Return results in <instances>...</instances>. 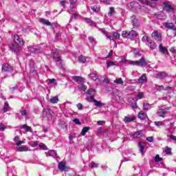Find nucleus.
<instances>
[{
	"label": "nucleus",
	"mask_w": 176,
	"mask_h": 176,
	"mask_svg": "<svg viewBox=\"0 0 176 176\" xmlns=\"http://www.w3.org/2000/svg\"><path fill=\"white\" fill-rule=\"evenodd\" d=\"M72 79L74 80V82H76L78 85L77 86L78 90L80 91H86V89H87V87L85 85V78L82 76H72Z\"/></svg>",
	"instance_id": "1"
},
{
	"label": "nucleus",
	"mask_w": 176,
	"mask_h": 176,
	"mask_svg": "<svg viewBox=\"0 0 176 176\" xmlns=\"http://www.w3.org/2000/svg\"><path fill=\"white\" fill-rule=\"evenodd\" d=\"M158 5L159 6H162L163 10H166V12H173L174 10L170 1H159Z\"/></svg>",
	"instance_id": "2"
},
{
	"label": "nucleus",
	"mask_w": 176,
	"mask_h": 176,
	"mask_svg": "<svg viewBox=\"0 0 176 176\" xmlns=\"http://www.w3.org/2000/svg\"><path fill=\"white\" fill-rule=\"evenodd\" d=\"M142 42L147 43L148 47H150V49H152V50L156 49V43L151 39L149 36H144L142 38Z\"/></svg>",
	"instance_id": "3"
},
{
	"label": "nucleus",
	"mask_w": 176,
	"mask_h": 176,
	"mask_svg": "<svg viewBox=\"0 0 176 176\" xmlns=\"http://www.w3.org/2000/svg\"><path fill=\"white\" fill-rule=\"evenodd\" d=\"M129 63L131 64V65H138V67H146V65H148V62H146L144 57L139 60H132Z\"/></svg>",
	"instance_id": "4"
},
{
	"label": "nucleus",
	"mask_w": 176,
	"mask_h": 176,
	"mask_svg": "<svg viewBox=\"0 0 176 176\" xmlns=\"http://www.w3.org/2000/svg\"><path fill=\"white\" fill-rule=\"evenodd\" d=\"M21 44H17L16 43H12L9 45V47L12 52H14L15 53H19L21 50Z\"/></svg>",
	"instance_id": "5"
},
{
	"label": "nucleus",
	"mask_w": 176,
	"mask_h": 176,
	"mask_svg": "<svg viewBox=\"0 0 176 176\" xmlns=\"http://www.w3.org/2000/svg\"><path fill=\"white\" fill-rule=\"evenodd\" d=\"M13 42L14 43L21 45L22 46H24V43H25L24 40L22 38H20V36H19V34L14 35Z\"/></svg>",
	"instance_id": "6"
},
{
	"label": "nucleus",
	"mask_w": 176,
	"mask_h": 176,
	"mask_svg": "<svg viewBox=\"0 0 176 176\" xmlns=\"http://www.w3.org/2000/svg\"><path fill=\"white\" fill-rule=\"evenodd\" d=\"M168 109H170V107H166L165 109H159L158 111L157 112V115H158L160 118H166V115Z\"/></svg>",
	"instance_id": "7"
},
{
	"label": "nucleus",
	"mask_w": 176,
	"mask_h": 176,
	"mask_svg": "<svg viewBox=\"0 0 176 176\" xmlns=\"http://www.w3.org/2000/svg\"><path fill=\"white\" fill-rule=\"evenodd\" d=\"M167 76H168V74L166 72H157L155 74V78H157V79H164L165 78H167Z\"/></svg>",
	"instance_id": "8"
},
{
	"label": "nucleus",
	"mask_w": 176,
	"mask_h": 176,
	"mask_svg": "<svg viewBox=\"0 0 176 176\" xmlns=\"http://www.w3.org/2000/svg\"><path fill=\"white\" fill-rule=\"evenodd\" d=\"M164 27L165 28H167L168 30H172V31H175L176 30V26L174 25L173 23H163Z\"/></svg>",
	"instance_id": "9"
},
{
	"label": "nucleus",
	"mask_w": 176,
	"mask_h": 176,
	"mask_svg": "<svg viewBox=\"0 0 176 176\" xmlns=\"http://www.w3.org/2000/svg\"><path fill=\"white\" fill-rule=\"evenodd\" d=\"M2 70L5 71V72H12L13 71V67L8 63H4L2 65Z\"/></svg>",
	"instance_id": "10"
},
{
	"label": "nucleus",
	"mask_w": 176,
	"mask_h": 176,
	"mask_svg": "<svg viewBox=\"0 0 176 176\" xmlns=\"http://www.w3.org/2000/svg\"><path fill=\"white\" fill-rule=\"evenodd\" d=\"M152 36L155 41H157L158 42H162V34L159 33V32L154 31L152 34Z\"/></svg>",
	"instance_id": "11"
},
{
	"label": "nucleus",
	"mask_w": 176,
	"mask_h": 176,
	"mask_svg": "<svg viewBox=\"0 0 176 176\" xmlns=\"http://www.w3.org/2000/svg\"><path fill=\"white\" fill-rule=\"evenodd\" d=\"M98 31H100V32H102V34L105 35L106 37L107 38V39H109V41H113V37L112 36V35H110L109 32H107V30H105V29L98 28Z\"/></svg>",
	"instance_id": "12"
},
{
	"label": "nucleus",
	"mask_w": 176,
	"mask_h": 176,
	"mask_svg": "<svg viewBox=\"0 0 176 176\" xmlns=\"http://www.w3.org/2000/svg\"><path fill=\"white\" fill-rule=\"evenodd\" d=\"M29 50L32 53H34V54H38L42 53L43 52V50L42 48H41V47L35 48L34 47H30Z\"/></svg>",
	"instance_id": "13"
},
{
	"label": "nucleus",
	"mask_w": 176,
	"mask_h": 176,
	"mask_svg": "<svg viewBox=\"0 0 176 176\" xmlns=\"http://www.w3.org/2000/svg\"><path fill=\"white\" fill-rule=\"evenodd\" d=\"M135 119H137V117L134 115L127 116L124 117V122H125V123H130V122H134Z\"/></svg>",
	"instance_id": "14"
},
{
	"label": "nucleus",
	"mask_w": 176,
	"mask_h": 176,
	"mask_svg": "<svg viewBox=\"0 0 176 176\" xmlns=\"http://www.w3.org/2000/svg\"><path fill=\"white\" fill-rule=\"evenodd\" d=\"M131 21H132V25L134 28H137L140 27V25H138V19H137L135 16H131Z\"/></svg>",
	"instance_id": "15"
},
{
	"label": "nucleus",
	"mask_w": 176,
	"mask_h": 176,
	"mask_svg": "<svg viewBox=\"0 0 176 176\" xmlns=\"http://www.w3.org/2000/svg\"><path fill=\"white\" fill-rule=\"evenodd\" d=\"M146 144L144 142H139L138 146L142 155H144V150L145 149Z\"/></svg>",
	"instance_id": "16"
},
{
	"label": "nucleus",
	"mask_w": 176,
	"mask_h": 176,
	"mask_svg": "<svg viewBox=\"0 0 176 176\" xmlns=\"http://www.w3.org/2000/svg\"><path fill=\"white\" fill-rule=\"evenodd\" d=\"M159 50L163 54H168V50H167V47H164L163 44H160Z\"/></svg>",
	"instance_id": "17"
},
{
	"label": "nucleus",
	"mask_w": 176,
	"mask_h": 176,
	"mask_svg": "<svg viewBox=\"0 0 176 176\" xmlns=\"http://www.w3.org/2000/svg\"><path fill=\"white\" fill-rule=\"evenodd\" d=\"M138 1L143 3V5H146L147 6H151L152 8H155L156 6V3L151 4V1L149 0H138Z\"/></svg>",
	"instance_id": "18"
},
{
	"label": "nucleus",
	"mask_w": 176,
	"mask_h": 176,
	"mask_svg": "<svg viewBox=\"0 0 176 176\" xmlns=\"http://www.w3.org/2000/svg\"><path fill=\"white\" fill-rule=\"evenodd\" d=\"M40 23H41V24H43L44 25H48L50 27H52V25H53V24H52V23H50V21H49V20L47 19H45L43 18H41L39 19Z\"/></svg>",
	"instance_id": "19"
},
{
	"label": "nucleus",
	"mask_w": 176,
	"mask_h": 176,
	"mask_svg": "<svg viewBox=\"0 0 176 176\" xmlns=\"http://www.w3.org/2000/svg\"><path fill=\"white\" fill-rule=\"evenodd\" d=\"M58 168L60 170V171H67V166L65 164V162H60L59 164H58Z\"/></svg>",
	"instance_id": "20"
},
{
	"label": "nucleus",
	"mask_w": 176,
	"mask_h": 176,
	"mask_svg": "<svg viewBox=\"0 0 176 176\" xmlns=\"http://www.w3.org/2000/svg\"><path fill=\"white\" fill-rule=\"evenodd\" d=\"M88 76L92 80H97L98 79V74L96 72L91 73Z\"/></svg>",
	"instance_id": "21"
},
{
	"label": "nucleus",
	"mask_w": 176,
	"mask_h": 176,
	"mask_svg": "<svg viewBox=\"0 0 176 176\" xmlns=\"http://www.w3.org/2000/svg\"><path fill=\"white\" fill-rule=\"evenodd\" d=\"M138 36V33L135 30H131L129 32V39H134Z\"/></svg>",
	"instance_id": "22"
},
{
	"label": "nucleus",
	"mask_w": 176,
	"mask_h": 176,
	"mask_svg": "<svg viewBox=\"0 0 176 176\" xmlns=\"http://www.w3.org/2000/svg\"><path fill=\"white\" fill-rule=\"evenodd\" d=\"M8 111H10V106H9V102H6L3 105V113H6Z\"/></svg>",
	"instance_id": "23"
},
{
	"label": "nucleus",
	"mask_w": 176,
	"mask_h": 176,
	"mask_svg": "<svg viewBox=\"0 0 176 176\" xmlns=\"http://www.w3.org/2000/svg\"><path fill=\"white\" fill-rule=\"evenodd\" d=\"M21 129H24L25 130V131L27 132H30V133H32V128H31V126L27 125V124H23L20 126Z\"/></svg>",
	"instance_id": "24"
},
{
	"label": "nucleus",
	"mask_w": 176,
	"mask_h": 176,
	"mask_svg": "<svg viewBox=\"0 0 176 176\" xmlns=\"http://www.w3.org/2000/svg\"><path fill=\"white\" fill-rule=\"evenodd\" d=\"M85 20L86 23H87V24H89V25H91V27H97V23H96V22H94V21H91V19L89 18H85Z\"/></svg>",
	"instance_id": "25"
},
{
	"label": "nucleus",
	"mask_w": 176,
	"mask_h": 176,
	"mask_svg": "<svg viewBox=\"0 0 176 176\" xmlns=\"http://www.w3.org/2000/svg\"><path fill=\"white\" fill-rule=\"evenodd\" d=\"M138 117L139 119H141V120H145V119H146V115H145V113L143 111L139 112Z\"/></svg>",
	"instance_id": "26"
},
{
	"label": "nucleus",
	"mask_w": 176,
	"mask_h": 176,
	"mask_svg": "<svg viewBox=\"0 0 176 176\" xmlns=\"http://www.w3.org/2000/svg\"><path fill=\"white\" fill-rule=\"evenodd\" d=\"M91 9L93 12H95V13H98L101 10V7L100 6H91Z\"/></svg>",
	"instance_id": "27"
},
{
	"label": "nucleus",
	"mask_w": 176,
	"mask_h": 176,
	"mask_svg": "<svg viewBox=\"0 0 176 176\" xmlns=\"http://www.w3.org/2000/svg\"><path fill=\"white\" fill-rule=\"evenodd\" d=\"M139 83H144V82H146V74H142L138 79Z\"/></svg>",
	"instance_id": "28"
},
{
	"label": "nucleus",
	"mask_w": 176,
	"mask_h": 176,
	"mask_svg": "<svg viewBox=\"0 0 176 176\" xmlns=\"http://www.w3.org/2000/svg\"><path fill=\"white\" fill-rule=\"evenodd\" d=\"M76 2H78V0H69L70 3V9H76Z\"/></svg>",
	"instance_id": "29"
},
{
	"label": "nucleus",
	"mask_w": 176,
	"mask_h": 176,
	"mask_svg": "<svg viewBox=\"0 0 176 176\" xmlns=\"http://www.w3.org/2000/svg\"><path fill=\"white\" fill-rule=\"evenodd\" d=\"M116 12H115V8L110 7L109 8V12H108L109 17H112L113 14H115Z\"/></svg>",
	"instance_id": "30"
},
{
	"label": "nucleus",
	"mask_w": 176,
	"mask_h": 176,
	"mask_svg": "<svg viewBox=\"0 0 176 176\" xmlns=\"http://www.w3.org/2000/svg\"><path fill=\"white\" fill-rule=\"evenodd\" d=\"M53 59L55 60L56 62L60 61L61 60V56L57 53L53 54Z\"/></svg>",
	"instance_id": "31"
},
{
	"label": "nucleus",
	"mask_w": 176,
	"mask_h": 176,
	"mask_svg": "<svg viewBox=\"0 0 176 176\" xmlns=\"http://www.w3.org/2000/svg\"><path fill=\"white\" fill-rule=\"evenodd\" d=\"M18 152H27L28 151V147L23 146H19L17 148Z\"/></svg>",
	"instance_id": "32"
},
{
	"label": "nucleus",
	"mask_w": 176,
	"mask_h": 176,
	"mask_svg": "<svg viewBox=\"0 0 176 176\" xmlns=\"http://www.w3.org/2000/svg\"><path fill=\"white\" fill-rule=\"evenodd\" d=\"M113 40L110 41H115V39H119L120 38V34H119L118 32H113Z\"/></svg>",
	"instance_id": "33"
},
{
	"label": "nucleus",
	"mask_w": 176,
	"mask_h": 176,
	"mask_svg": "<svg viewBox=\"0 0 176 176\" xmlns=\"http://www.w3.org/2000/svg\"><path fill=\"white\" fill-rule=\"evenodd\" d=\"M52 104H57L58 102V96H54L50 100Z\"/></svg>",
	"instance_id": "34"
},
{
	"label": "nucleus",
	"mask_w": 176,
	"mask_h": 176,
	"mask_svg": "<svg viewBox=\"0 0 176 176\" xmlns=\"http://www.w3.org/2000/svg\"><path fill=\"white\" fill-rule=\"evenodd\" d=\"M78 61L80 63H82V64H85V63H86L87 61L86 57L83 55H80V56H78Z\"/></svg>",
	"instance_id": "35"
},
{
	"label": "nucleus",
	"mask_w": 176,
	"mask_h": 176,
	"mask_svg": "<svg viewBox=\"0 0 176 176\" xmlns=\"http://www.w3.org/2000/svg\"><path fill=\"white\" fill-rule=\"evenodd\" d=\"M89 129H90V126L84 127L81 131L82 135H86V133H87V131H89Z\"/></svg>",
	"instance_id": "36"
},
{
	"label": "nucleus",
	"mask_w": 176,
	"mask_h": 176,
	"mask_svg": "<svg viewBox=\"0 0 176 176\" xmlns=\"http://www.w3.org/2000/svg\"><path fill=\"white\" fill-rule=\"evenodd\" d=\"M95 107H98L99 108H101V107H104V104L101 102V101L95 100Z\"/></svg>",
	"instance_id": "37"
},
{
	"label": "nucleus",
	"mask_w": 176,
	"mask_h": 176,
	"mask_svg": "<svg viewBox=\"0 0 176 176\" xmlns=\"http://www.w3.org/2000/svg\"><path fill=\"white\" fill-rule=\"evenodd\" d=\"M48 156H52L53 157H56L57 156V153L55 151L51 150L47 153Z\"/></svg>",
	"instance_id": "38"
},
{
	"label": "nucleus",
	"mask_w": 176,
	"mask_h": 176,
	"mask_svg": "<svg viewBox=\"0 0 176 176\" xmlns=\"http://www.w3.org/2000/svg\"><path fill=\"white\" fill-rule=\"evenodd\" d=\"M135 98L137 100H141V99L144 98V93L138 92V94L135 96Z\"/></svg>",
	"instance_id": "39"
},
{
	"label": "nucleus",
	"mask_w": 176,
	"mask_h": 176,
	"mask_svg": "<svg viewBox=\"0 0 176 176\" xmlns=\"http://www.w3.org/2000/svg\"><path fill=\"white\" fill-rule=\"evenodd\" d=\"M114 83H116V85H123V80L122 79V78H116L114 80Z\"/></svg>",
	"instance_id": "40"
},
{
	"label": "nucleus",
	"mask_w": 176,
	"mask_h": 176,
	"mask_svg": "<svg viewBox=\"0 0 176 176\" xmlns=\"http://www.w3.org/2000/svg\"><path fill=\"white\" fill-rule=\"evenodd\" d=\"M121 35H122V38H129V32L122 31Z\"/></svg>",
	"instance_id": "41"
},
{
	"label": "nucleus",
	"mask_w": 176,
	"mask_h": 176,
	"mask_svg": "<svg viewBox=\"0 0 176 176\" xmlns=\"http://www.w3.org/2000/svg\"><path fill=\"white\" fill-rule=\"evenodd\" d=\"M155 88L157 90V91H162V90H164V86L163 85H155Z\"/></svg>",
	"instance_id": "42"
},
{
	"label": "nucleus",
	"mask_w": 176,
	"mask_h": 176,
	"mask_svg": "<svg viewBox=\"0 0 176 176\" xmlns=\"http://www.w3.org/2000/svg\"><path fill=\"white\" fill-rule=\"evenodd\" d=\"M38 144H39V142H38V141H32V142H30V145L32 148H35V147L38 146Z\"/></svg>",
	"instance_id": "43"
},
{
	"label": "nucleus",
	"mask_w": 176,
	"mask_h": 176,
	"mask_svg": "<svg viewBox=\"0 0 176 176\" xmlns=\"http://www.w3.org/2000/svg\"><path fill=\"white\" fill-rule=\"evenodd\" d=\"M132 137H133V138H140V137H141V132H140V131L135 132L132 135Z\"/></svg>",
	"instance_id": "44"
},
{
	"label": "nucleus",
	"mask_w": 176,
	"mask_h": 176,
	"mask_svg": "<svg viewBox=\"0 0 176 176\" xmlns=\"http://www.w3.org/2000/svg\"><path fill=\"white\" fill-rule=\"evenodd\" d=\"M164 152L166 155H171V148L166 146Z\"/></svg>",
	"instance_id": "45"
},
{
	"label": "nucleus",
	"mask_w": 176,
	"mask_h": 176,
	"mask_svg": "<svg viewBox=\"0 0 176 176\" xmlns=\"http://www.w3.org/2000/svg\"><path fill=\"white\" fill-rule=\"evenodd\" d=\"M86 100H87V101H89V102H95V101L96 100L94 98V96H91L89 98H87Z\"/></svg>",
	"instance_id": "46"
},
{
	"label": "nucleus",
	"mask_w": 176,
	"mask_h": 176,
	"mask_svg": "<svg viewBox=\"0 0 176 176\" xmlns=\"http://www.w3.org/2000/svg\"><path fill=\"white\" fill-rule=\"evenodd\" d=\"M8 129L6 125L3 124V123H0V131H5V129Z\"/></svg>",
	"instance_id": "47"
},
{
	"label": "nucleus",
	"mask_w": 176,
	"mask_h": 176,
	"mask_svg": "<svg viewBox=\"0 0 176 176\" xmlns=\"http://www.w3.org/2000/svg\"><path fill=\"white\" fill-rule=\"evenodd\" d=\"M50 85H57V82L55 78L48 79Z\"/></svg>",
	"instance_id": "48"
},
{
	"label": "nucleus",
	"mask_w": 176,
	"mask_h": 176,
	"mask_svg": "<svg viewBox=\"0 0 176 176\" xmlns=\"http://www.w3.org/2000/svg\"><path fill=\"white\" fill-rule=\"evenodd\" d=\"M126 90H128V91H134V90H135V87L129 85L126 87Z\"/></svg>",
	"instance_id": "49"
},
{
	"label": "nucleus",
	"mask_w": 176,
	"mask_h": 176,
	"mask_svg": "<svg viewBox=\"0 0 176 176\" xmlns=\"http://www.w3.org/2000/svg\"><path fill=\"white\" fill-rule=\"evenodd\" d=\"M56 65H58V67H59V68H63V60L60 59L59 60H57Z\"/></svg>",
	"instance_id": "50"
},
{
	"label": "nucleus",
	"mask_w": 176,
	"mask_h": 176,
	"mask_svg": "<svg viewBox=\"0 0 176 176\" xmlns=\"http://www.w3.org/2000/svg\"><path fill=\"white\" fill-rule=\"evenodd\" d=\"M162 160H163V158L160 157V156H159V155H155V162H162Z\"/></svg>",
	"instance_id": "51"
},
{
	"label": "nucleus",
	"mask_w": 176,
	"mask_h": 176,
	"mask_svg": "<svg viewBox=\"0 0 176 176\" xmlns=\"http://www.w3.org/2000/svg\"><path fill=\"white\" fill-rule=\"evenodd\" d=\"M107 68H109V67H112V66L115 65V62L109 61V62H107Z\"/></svg>",
	"instance_id": "52"
},
{
	"label": "nucleus",
	"mask_w": 176,
	"mask_h": 176,
	"mask_svg": "<svg viewBox=\"0 0 176 176\" xmlns=\"http://www.w3.org/2000/svg\"><path fill=\"white\" fill-rule=\"evenodd\" d=\"M155 16H156V17H157V19H158V20H163V14H155Z\"/></svg>",
	"instance_id": "53"
},
{
	"label": "nucleus",
	"mask_w": 176,
	"mask_h": 176,
	"mask_svg": "<svg viewBox=\"0 0 176 176\" xmlns=\"http://www.w3.org/2000/svg\"><path fill=\"white\" fill-rule=\"evenodd\" d=\"M77 108L79 111H82V109H83V104H82V103H78L77 104Z\"/></svg>",
	"instance_id": "54"
},
{
	"label": "nucleus",
	"mask_w": 176,
	"mask_h": 176,
	"mask_svg": "<svg viewBox=\"0 0 176 176\" xmlns=\"http://www.w3.org/2000/svg\"><path fill=\"white\" fill-rule=\"evenodd\" d=\"M20 113L22 116H27V110L23 109L20 111Z\"/></svg>",
	"instance_id": "55"
},
{
	"label": "nucleus",
	"mask_w": 176,
	"mask_h": 176,
	"mask_svg": "<svg viewBox=\"0 0 176 176\" xmlns=\"http://www.w3.org/2000/svg\"><path fill=\"white\" fill-rule=\"evenodd\" d=\"M73 122H74V123H76V124H82V122H80V121L79 120V119L78 118H75Z\"/></svg>",
	"instance_id": "56"
},
{
	"label": "nucleus",
	"mask_w": 176,
	"mask_h": 176,
	"mask_svg": "<svg viewBox=\"0 0 176 176\" xmlns=\"http://www.w3.org/2000/svg\"><path fill=\"white\" fill-rule=\"evenodd\" d=\"M131 107L133 109H137L138 108V106L137 105V102L131 104Z\"/></svg>",
	"instance_id": "57"
},
{
	"label": "nucleus",
	"mask_w": 176,
	"mask_h": 176,
	"mask_svg": "<svg viewBox=\"0 0 176 176\" xmlns=\"http://www.w3.org/2000/svg\"><path fill=\"white\" fill-rule=\"evenodd\" d=\"M91 167H92V168H97L98 167V164H96L92 162H91Z\"/></svg>",
	"instance_id": "58"
},
{
	"label": "nucleus",
	"mask_w": 176,
	"mask_h": 176,
	"mask_svg": "<svg viewBox=\"0 0 176 176\" xmlns=\"http://www.w3.org/2000/svg\"><path fill=\"white\" fill-rule=\"evenodd\" d=\"M155 126H163V122L162 121L155 122Z\"/></svg>",
	"instance_id": "59"
},
{
	"label": "nucleus",
	"mask_w": 176,
	"mask_h": 176,
	"mask_svg": "<svg viewBox=\"0 0 176 176\" xmlns=\"http://www.w3.org/2000/svg\"><path fill=\"white\" fill-rule=\"evenodd\" d=\"M146 141H148V142H153V137L151 136L146 138Z\"/></svg>",
	"instance_id": "60"
},
{
	"label": "nucleus",
	"mask_w": 176,
	"mask_h": 176,
	"mask_svg": "<svg viewBox=\"0 0 176 176\" xmlns=\"http://www.w3.org/2000/svg\"><path fill=\"white\" fill-rule=\"evenodd\" d=\"M43 117L47 118V110H43Z\"/></svg>",
	"instance_id": "61"
},
{
	"label": "nucleus",
	"mask_w": 176,
	"mask_h": 176,
	"mask_svg": "<svg viewBox=\"0 0 176 176\" xmlns=\"http://www.w3.org/2000/svg\"><path fill=\"white\" fill-rule=\"evenodd\" d=\"M66 1H60V6H63V8H65V3H66Z\"/></svg>",
	"instance_id": "62"
},
{
	"label": "nucleus",
	"mask_w": 176,
	"mask_h": 176,
	"mask_svg": "<svg viewBox=\"0 0 176 176\" xmlns=\"http://www.w3.org/2000/svg\"><path fill=\"white\" fill-rule=\"evenodd\" d=\"M24 141L19 140L16 143V146H20V145H21V144H24Z\"/></svg>",
	"instance_id": "63"
},
{
	"label": "nucleus",
	"mask_w": 176,
	"mask_h": 176,
	"mask_svg": "<svg viewBox=\"0 0 176 176\" xmlns=\"http://www.w3.org/2000/svg\"><path fill=\"white\" fill-rule=\"evenodd\" d=\"M170 52H171V53H175L176 54V47H171L170 50Z\"/></svg>",
	"instance_id": "64"
}]
</instances>
